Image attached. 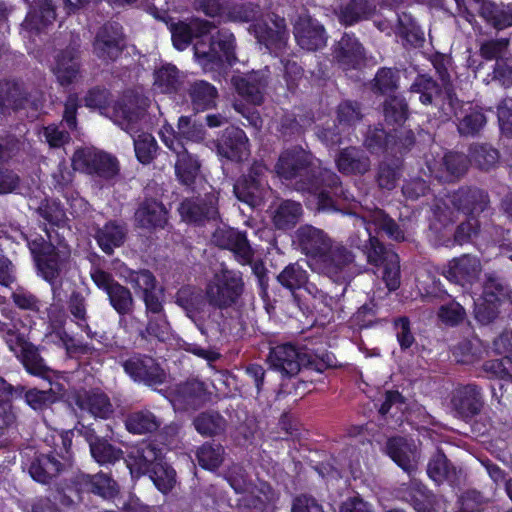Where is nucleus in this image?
Segmentation results:
<instances>
[{
  "label": "nucleus",
  "mask_w": 512,
  "mask_h": 512,
  "mask_svg": "<svg viewBox=\"0 0 512 512\" xmlns=\"http://www.w3.org/2000/svg\"><path fill=\"white\" fill-rule=\"evenodd\" d=\"M125 426L130 433L148 434L153 433L161 426V420L150 410H139L127 415Z\"/></svg>",
  "instance_id": "de8ad7c7"
},
{
  "label": "nucleus",
  "mask_w": 512,
  "mask_h": 512,
  "mask_svg": "<svg viewBox=\"0 0 512 512\" xmlns=\"http://www.w3.org/2000/svg\"><path fill=\"white\" fill-rule=\"evenodd\" d=\"M78 482L88 491L107 500L114 499L120 492L118 483L103 472L95 475L82 474L78 477Z\"/></svg>",
  "instance_id": "ea45409f"
},
{
  "label": "nucleus",
  "mask_w": 512,
  "mask_h": 512,
  "mask_svg": "<svg viewBox=\"0 0 512 512\" xmlns=\"http://www.w3.org/2000/svg\"><path fill=\"white\" fill-rule=\"evenodd\" d=\"M386 453L409 475L417 470L419 454L416 446L403 437H392L386 442Z\"/></svg>",
  "instance_id": "72a5a7b5"
},
{
  "label": "nucleus",
  "mask_w": 512,
  "mask_h": 512,
  "mask_svg": "<svg viewBox=\"0 0 512 512\" xmlns=\"http://www.w3.org/2000/svg\"><path fill=\"white\" fill-rule=\"evenodd\" d=\"M93 237L107 256L114 254L115 249L122 247L128 238L129 228L125 221L120 219H110L103 225H96Z\"/></svg>",
  "instance_id": "393cba45"
},
{
  "label": "nucleus",
  "mask_w": 512,
  "mask_h": 512,
  "mask_svg": "<svg viewBox=\"0 0 512 512\" xmlns=\"http://www.w3.org/2000/svg\"><path fill=\"white\" fill-rule=\"evenodd\" d=\"M275 171L280 178L294 180L297 191L313 195L317 201L318 211L337 210L326 188L335 196L347 199L339 176L332 170L323 168L320 160L301 146H293L282 151L275 164Z\"/></svg>",
  "instance_id": "f257e3e1"
},
{
  "label": "nucleus",
  "mask_w": 512,
  "mask_h": 512,
  "mask_svg": "<svg viewBox=\"0 0 512 512\" xmlns=\"http://www.w3.org/2000/svg\"><path fill=\"white\" fill-rule=\"evenodd\" d=\"M72 166L76 171L96 174L104 179H111L119 172L116 157L95 148L77 149L72 157Z\"/></svg>",
  "instance_id": "9b49d317"
},
{
  "label": "nucleus",
  "mask_w": 512,
  "mask_h": 512,
  "mask_svg": "<svg viewBox=\"0 0 512 512\" xmlns=\"http://www.w3.org/2000/svg\"><path fill=\"white\" fill-rule=\"evenodd\" d=\"M335 162L339 172L344 175H363L371 167L367 153L352 146L342 149L336 156Z\"/></svg>",
  "instance_id": "c9c22d12"
},
{
  "label": "nucleus",
  "mask_w": 512,
  "mask_h": 512,
  "mask_svg": "<svg viewBox=\"0 0 512 512\" xmlns=\"http://www.w3.org/2000/svg\"><path fill=\"white\" fill-rule=\"evenodd\" d=\"M81 43L79 37L73 38L69 45L60 50L55 58L52 72L57 82L67 87L82 77Z\"/></svg>",
  "instance_id": "2eb2a0df"
},
{
  "label": "nucleus",
  "mask_w": 512,
  "mask_h": 512,
  "mask_svg": "<svg viewBox=\"0 0 512 512\" xmlns=\"http://www.w3.org/2000/svg\"><path fill=\"white\" fill-rule=\"evenodd\" d=\"M264 189L265 183H260L244 176L240 177L234 184L235 196L240 201L251 206H255L261 201Z\"/></svg>",
  "instance_id": "13d9d810"
},
{
  "label": "nucleus",
  "mask_w": 512,
  "mask_h": 512,
  "mask_svg": "<svg viewBox=\"0 0 512 512\" xmlns=\"http://www.w3.org/2000/svg\"><path fill=\"white\" fill-rule=\"evenodd\" d=\"M168 222V211L162 202L153 198H145L134 213L136 227L148 231L163 229Z\"/></svg>",
  "instance_id": "c756f323"
},
{
  "label": "nucleus",
  "mask_w": 512,
  "mask_h": 512,
  "mask_svg": "<svg viewBox=\"0 0 512 512\" xmlns=\"http://www.w3.org/2000/svg\"><path fill=\"white\" fill-rule=\"evenodd\" d=\"M23 327L24 323L15 311L7 307L0 309V336L13 352H17V343L24 336L21 332Z\"/></svg>",
  "instance_id": "37998d69"
},
{
  "label": "nucleus",
  "mask_w": 512,
  "mask_h": 512,
  "mask_svg": "<svg viewBox=\"0 0 512 512\" xmlns=\"http://www.w3.org/2000/svg\"><path fill=\"white\" fill-rule=\"evenodd\" d=\"M308 277L307 270L299 262H294L288 264L277 275V281L283 288L294 293L296 290L302 289L304 284H307Z\"/></svg>",
  "instance_id": "4d7b16f0"
},
{
  "label": "nucleus",
  "mask_w": 512,
  "mask_h": 512,
  "mask_svg": "<svg viewBox=\"0 0 512 512\" xmlns=\"http://www.w3.org/2000/svg\"><path fill=\"white\" fill-rule=\"evenodd\" d=\"M244 292V281L239 271L221 268L209 280L205 298L210 306L224 310L234 306Z\"/></svg>",
  "instance_id": "0eeeda50"
},
{
  "label": "nucleus",
  "mask_w": 512,
  "mask_h": 512,
  "mask_svg": "<svg viewBox=\"0 0 512 512\" xmlns=\"http://www.w3.org/2000/svg\"><path fill=\"white\" fill-rule=\"evenodd\" d=\"M376 7L366 0H351L340 8L338 19L341 24L351 26L367 20L375 13Z\"/></svg>",
  "instance_id": "09e8293b"
},
{
  "label": "nucleus",
  "mask_w": 512,
  "mask_h": 512,
  "mask_svg": "<svg viewBox=\"0 0 512 512\" xmlns=\"http://www.w3.org/2000/svg\"><path fill=\"white\" fill-rule=\"evenodd\" d=\"M353 224L356 228H363V231H356L348 238V244L351 248L364 251L372 240L369 225H374L376 230L383 231L385 234L395 240L403 241L405 235L399 225L384 210L380 208L368 209L363 215H354Z\"/></svg>",
  "instance_id": "39448f33"
},
{
  "label": "nucleus",
  "mask_w": 512,
  "mask_h": 512,
  "mask_svg": "<svg viewBox=\"0 0 512 512\" xmlns=\"http://www.w3.org/2000/svg\"><path fill=\"white\" fill-rule=\"evenodd\" d=\"M309 350L290 343L277 345L269 353L271 366L284 376L293 377L308 371Z\"/></svg>",
  "instance_id": "4468645a"
},
{
  "label": "nucleus",
  "mask_w": 512,
  "mask_h": 512,
  "mask_svg": "<svg viewBox=\"0 0 512 512\" xmlns=\"http://www.w3.org/2000/svg\"><path fill=\"white\" fill-rule=\"evenodd\" d=\"M90 276L93 283L107 294L109 304L119 315V325L127 329L128 319L133 317L135 299L131 290L114 279V276L100 267H92Z\"/></svg>",
  "instance_id": "6e6552de"
},
{
  "label": "nucleus",
  "mask_w": 512,
  "mask_h": 512,
  "mask_svg": "<svg viewBox=\"0 0 512 512\" xmlns=\"http://www.w3.org/2000/svg\"><path fill=\"white\" fill-rule=\"evenodd\" d=\"M121 366L129 377L138 383L154 387L161 385L166 380V373L149 355L133 353L121 360Z\"/></svg>",
  "instance_id": "dca6fc26"
},
{
  "label": "nucleus",
  "mask_w": 512,
  "mask_h": 512,
  "mask_svg": "<svg viewBox=\"0 0 512 512\" xmlns=\"http://www.w3.org/2000/svg\"><path fill=\"white\" fill-rule=\"evenodd\" d=\"M248 30L270 53L278 54L287 46L289 31L286 20L276 14L268 15V21L251 24Z\"/></svg>",
  "instance_id": "ddd939ff"
},
{
  "label": "nucleus",
  "mask_w": 512,
  "mask_h": 512,
  "mask_svg": "<svg viewBox=\"0 0 512 512\" xmlns=\"http://www.w3.org/2000/svg\"><path fill=\"white\" fill-rule=\"evenodd\" d=\"M49 241L41 236L28 242L31 253L34 256L40 275L45 281L59 279L69 258V252L58 248L51 243L52 236L46 230Z\"/></svg>",
  "instance_id": "9d476101"
},
{
  "label": "nucleus",
  "mask_w": 512,
  "mask_h": 512,
  "mask_svg": "<svg viewBox=\"0 0 512 512\" xmlns=\"http://www.w3.org/2000/svg\"><path fill=\"white\" fill-rule=\"evenodd\" d=\"M67 308L72 317V321L75 322L89 338H93V333L88 325L87 294H84L80 290H73L67 300Z\"/></svg>",
  "instance_id": "3c124183"
},
{
  "label": "nucleus",
  "mask_w": 512,
  "mask_h": 512,
  "mask_svg": "<svg viewBox=\"0 0 512 512\" xmlns=\"http://www.w3.org/2000/svg\"><path fill=\"white\" fill-rule=\"evenodd\" d=\"M224 447L214 442H205L196 451L199 465L207 470H216L224 460Z\"/></svg>",
  "instance_id": "bf43d9fd"
},
{
  "label": "nucleus",
  "mask_w": 512,
  "mask_h": 512,
  "mask_svg": "<svg viewBox=\"0 0 512 512\" xmlns=\"http://www.w3.org/2000/svg\"><path fill=\"white\" fill-rule=\"evenodd\" d=\"M17 358L32 375L46 377L49 368L39 353L38 347L26 340L25 335L17 343Z\"/></svg>",
  "instance_id": "58836bf2"
},
{
  "label": "nucleus",
  "mask_w": 512,
  "mask_h": 512,
  "mask_svg": "<svg viewBox=\"0 0 512 512\" xmlns=\"http://www.w3.org/2000/svg\"><path fill=\"white\" fill-rule=\"evenodd\" d=\"M147 324L143 328L142 323L136 317H131V322L136 324L135 331L137 335L147 340L149 337L157 338L158 340H165L169 334L170 324L167 320L165 313L146 315Z\"/></svg>",
  "instance_id": "a18cd8bd"
},
{
  "label": "nucleus",
  "mask_w": 512,
  "mask_h": 512,
  "mask_svg": "<svg viewBox=\"0 0 512 512\" xmlns=\"http://www.w3.org/2000/svg\"><path fill=\"white\" fill-rule=\"evenodd\" d=\"M270 70L265 67L258 71L233 77L232 82L237 92L254 105H260L270 80Z\"/></svg>",
  "instance_id": "a878e982"
},
{
  "label": "nucleus",
  "mask_w": 512,
  "mask_h": 512,
  "mask_svg": "<svg viewBox=\"0 0 512 512\" xmlns=\"http://www.w3.org/2000/svg\"><path fill=\"white\" fill-rule=\"evenodd\" d=\"M278 499L273 488L267 483H261L259 486L249 489L239 499V507L248 509L252 512H266L274 505Z\"/></svg>",
  "instance_id": "4c0bfd02"
},
{
  "label": "nucleus",
  "mask_w": 512,
  "mask_h": 512,
  "mask_svg": "<svg viewBox=\"0 0 512 512\" xmlns=\"http://www.w3.org/2000/svg\"><path fill=\"white\" fill-rule=\"evenodd\" d=\"M194 55L204 71H216L231 65L235 57V37L228 30H219L208 41L201 39L194 44Z\"/></svg>",
  "instance_id": "20e7f679"
},
{
  "label": "nucleus",
  "mask_w": 512,
  "mask_h": 512,
  "mask_svg": "<svg viewBox=\"0 0 512 512\" xmlns=\"http://www.w3.org/2000/svg\"><path fill=\"white\" fill-rule=\"evenodd\" d=\"M178 212L186 223L202 226L218 219V196L215 192H210L203 196L186 198L180 203Z\"/></svg>",
  "instance_id": "f3484780"
},
{
  "label": "nucleus",
  "mask_w": 512,
  "mask_h": 512,
  "mask_svg": "<svg viewBox=\"0 0 512 512\" xmlns=\"http://www.w3.org/2000/svg\"><path fill=\"white\" fill-rule=\"evenodd\" d=\"M182 85L179 70L172 64L162 65L154 71V89L164 93H176Z\"/></svg>",
  "instance_id": "5fc2aeb1"
},
{
  "label": "nucleus",
  "mask_w": 512,
  "mask_h": 512,
  "mask_svg": "<svg viewBox=\"0 0 512 512\" xmlns=\"http://www.w3.org/2000/svg\"><path fill=\"white\" fill-rule=\"evenodd\" d=\"M385 121L391 125H402L408 118L409 108L405 98L390 96L383 105Z\"/></svg>",
  "instance_id": "0e129e2a"
},
{
  "label": "nucleus",
  "mask_w": 512,
  "mask_h": 512,
  "mask_svg": "<svg viewBox=\"0 0 512 512\" xmlns=\"http://www.w3.org/2000/svg\"><path fill=\"white\" fill-rule=\"evenodd\" d=\"M427 475L437 485L444 482L454 484L458 480L455 466L440 449L436 450L429 459L427 464Z\"/></svg>",
  "instance_id": "79ce46f5"
},
{
  "label": "nucleus",
  "mask_w": 512,
  "mask_h": 512,
  "mask_svg": "<svg viewBox=\"0 0 512 512\" xmlns=\"http://www.w3.org/2000/svg\"><path fill=\"white\" fill-rule=\"evenodd\" d=\"M126 47L122 26L117 22H107L101 26L93 39L92 52L103 63L115 62Z\"/></svg>",
  "instance_id": "f8f14e48"
},
{
  "label": "nucleus",
  "mask_w": 512,
  "mask_h": 512,
  "mask_svg": "<svg viewBox=\"0 0 512 512\" xmlns=\"http://www.w3.org/2000/svg\"><path fill=\"white\" fill-rule=\"evenodd\" d=\"M215 145L217 154L231 161L240 162L250 155V144L246 133L233 125L221 132Z\"/></svg>",
  "instance_id": "aec40b11"
},
{
  "label": "nucleus",
  "mask_w": 512,
  "mask_h": 512,
  "mask_svg": "<svg viewBox=\"0 0 512 512\" xmlns=\"http://www.w3.org/2000/svg\"><path fill=\"white\" fill-rule=\"evenodd\" d=\"M146 474L163 494L170 492L176 482L175 470L163 458Z\"/></svg>",
  "instance_id": "e2e57ef3"
},
{
  "label": "nucleus",
  "mask_w": 512,
  "mask_h": 512,
  "mask_svg": "<svg viewBox=\"0 0 512 512\" xmlns=\"http://www.w3.org/2000/svg\"><path fill=\"white\" fill-rule=\"evenodd\" d=\"M447 201L457 211L474 218L490 208L488 192L476 186L459 187L447 195Z\"/></svg>",
  "instance_id": "a211bd4d"
},
{
  "label": "nucleus",
  "mask_w": 512,
  "mask_h": 512,
  "mask_svg": "<svg viewBox=\"0 0 512 512\" xmlns=\"http://www.w3.org/2000/svg\"><path fill=\"white\" fill-rule=\"evenodd\" d=\"M303 216V208L299 202L284 200L275 208L272 222L278 230L294 228Z\"/></svg>",
  "instance_id": "c03bdc74"
},
{
  "label": "nucleus",
  "mask_w": 512,
  "mask_h": 512,
  "mask_svg": "<svg viewBox=\"0 0 512 512\" xmlns=\"http://www.w3.org/2000/svg\"><path fill=\"white\" fill-rule=\"evenodd\" d=\"M215 27V24L208 20L195 19L190 23L179 22L171 29L173 44L178 50H184L194 37H203Z\"/></svg>",
  "instance_id": "e433bc0d"
},
{
  "label": "nucleus",
  "mask_w": 512,
  "mask_h": 512,
  "mask_svg": "<svg viewBox=\"0 0 512 512\" xmlns=\"http://www.w3.org/2000/svg\"><path fill=\"white\" fill-rule=\"evenodd\" d=\"M68 468V456L61 461L49 450L34 454L28 464V473L33 480L46 485L52 483Z\"/></svg>",
  "instance_id": "4be33fe9"
},
{
  "label": "nucleus",
  "mask_w": 512,
  "mask_h": 512,
  "mask_svg": "<svg viewBox=\"0 0 512 512\" xmlns=\"http://www.w3.org/2000/svg\"><path fill=\"white\" fill-rule=\"evenodd\" d=\"M261 16V9L259 5L253 3H240L231 6L227 13L226 18L232 22L239 23H256L259 22Z\"/></svg>",
  "instance_id": "338daca9"
},
{
  "label": "nucleus",
  "mask_w": 512,
  "mask_h": 512,
  "mask_svg": "<svg viewBox=\"0 0 512 512\" xmlns=\"http://www.w3.org/2000/svg\"><path fill=\"white\" fill-rule=\"evenodd\" d=\"M297 44L304 50L317 51L327 45L328 35L324 26L309 15H300L294 24Z\"/></svg>",
  "instance_id": "412c9836"
},
{
  "label": "nucleus",
  "mask_w": 512,
  "mask_h": 512,
  "mask_svg": "<svg viewBox=\"0 0 512 512\" xmlns=\"http://www.w3.org/2000/svg\"><path fill=\"white\" fill-rule=\"evenodd\" d=\"M480 272V260L476 256L464 254L449 261L443 270V275L450 282L465 286L475 281Z\"/></svg>",
  "instance_id": "2f4dec72"
},
{
  "label": "nucleus",
  "mask_w": 512,
  "mask_h": 512,
  "mask_svg": "<svg viewBox=\"0 0 512 512\" xmlns=\"http://www.w3.org/2000/svg\"><path fill=\"white\" fill-rule=\"evenodd\" d=\"M193 425L201 435L212 437L223 433L227 422L219 412L210 410L196 416Z\"/></svg>",
  "instance_id": "6e6d98bb"
},
{
  "label": "nucleus",
  "mask_w": 512,
  "mask_h": 512,
  "mask_svg": "<svg viewBox=\"0 0 512 512\" xmlns=\"http://www.w3.org/2000/svg\"><path fill=\"white\" fill-rule=\"evenodd\" d=\"M469 157L479 169L488 171L497 164L499 152L489 144L475 143L469 148Z\"/></svg>",
  "instance_id": "680f3d73"
},
{
  "label": "nucleus",
  "mask_w": 512,
  "mask_h": 512,
  "mask_svg": "<svg viewBox=\"0 0 512 512\" xmlns=\"http://www.w3.org/2000/svg\"><path fill=\"white\" fill-rule=\"evenodd\" d=\"M90 452L94 460L101 465L114 464L123 457V451L104 437L93 442Z\"/></svg>",
  "instance_id": "69168bd1"
},
{
  "label": "nucleus",
  "mask_w": 512,
  "mask_h": 512,
  "mask_svg": "<svg viewBox=\"0 0 512 512\" xmlns=\"http://www.w3.org/2000/svg\"><path fill=\"white\" fill-rule=\"evenodd\" d=\"M56 20V6L53 0H37L35 7L27 14L21 26L32 34H39Z\"/></svg>",
  "instance_id": "f704fd0d"
},
{
  "label": "nucleus",
  "mask_w": 512,
  "mask_h": 512,
  "mask_svg": "<svg viewBox=\"0 0 512 512\" xmlns=\"http://www.w3.org/2000/svg\"><path fill=\"white\" fill-rule=\"evenodd\" d=\"M188 94L196 110H206L214 107L218 97L217 89L204 80L193 82L188 89Z\"/></svg>",
  "instance_id": "603ef678"
},
{
  "label": "nucleus",
  "mask_w": 512,
  "mask_h": 512,
  "mask_svg": "<svg viewBox=\"0 0 512 512\" xmlns=\"http://www.w3.org/2000/svg\"><path fill=\"white\" fill-rule=\"evenodd\" d=\"M303 254L317 258L334 242L326 232L312 225H302L295 232L294 240Z\"/></svg>",
  "instance_id": "c85d7f7f"
},
{
  "label": "nucleus",
  "mask_w": 512,
  "mask_h": 512,
  "mask_svg": "<svg viewBox=\"0 0 512 512\" xmlns=\"http://www.w3.org/2000/svg\"><path fill=\"white\" fill-rule=\"evenodd\" d=\"M27 93L23 86L8 80L0 81V112L7 108L20 109L27 102Z\"/></svg>",
  "instance_id": "864d4df0"
},
{
  "label": "nucleus",
  "mask_w": 512,
  "mask_h": 512,
  "mask_svg": "<svg viewBox=\"0 0 512 512\" xmlns=\"http://www.w3.org/2000/svg\"><path fill=\"white\" fill-rule=\"evenodd\" d=\"M354 253L342 243L333 242L327 251L309 260V267L315 273L324 275L335 283H348L354 276L352 267Z\"/></svg>",
  "instance_id": "423d86ee"
},
{
  "label": "nucleus",
  "mask_w": 512,
  "mask_h": 512,
  "mask_svg": "<svg viewBox=\"0 0 512 512\" xmlns=\"http://www.w3.org/2000/svg\"><path fill=\"white\" fill-rule=\"evenodd\" d=\"M162 112L157 103L143 94L128 92L114 105L111 119L122 130L134 136V150L142 164L151 163L157 153L155 138L144 130L152 129L160 123Z\"/></svg>",
  "instance_id": "f03ea898"
},
{
  "label": "nucleus",
  "mask_w": 512,
  "mask_h": 512,
  "mask_svg": "<svg viewBox=\"0 0 512 512\" xmlns=\"http://www.w3.org/2000/svg\"><path fill=\"white\" fill-rule=\"evenodd\" d=\"M434 68L440 82L429 74H418L410 86V92L419 94V101L430 107L429 113L441 122L449 121L460 106L451 82V76L443 60H435Z\"/></svg>",
  "instance_id": "7ed1b4c3"
},
{
  "label": "nucleus",
  "mask_w": 512,
  "mask_h": 512,
  "mask_svg": "<svg viewBox=\"0 0 512 512\" xmlns=\"http://www.w3.org/2000/svg\"><path fill=\"white\" fill-rule=\"evenodd\" d=\"M169 400L175 410H197L209 400L205 384L197 379L176 384L169 393Z\"/></svg>",
  "instance_id": "6ab92c4d"
},
{
  "label": "nucleus",
  "mask_w": 512,
  "mask_h": 512,
  "mask_svg": "<svg viewBox=\"0 0 512 512\" xmlns=\"http://www.w3.org/2000/svg\"><path fill=\"white\" fill-rule=\"evenodd\" d=\"M395 34L402 39L404 45L414 48L421 47L425 41L423 31L411 15L405 12L397 15Z\"/></svg>",
  "instance_id": "49530a36"
},
{
  "label": "nucleus",
  "mask_w": 512,
  "mask_h": 512,
  "mask_svg": "<svg viewBox=\"0 0 512 512\" xmlns=\"http://www.w3.org/2000/svg\"><path fill=\"white\" fill-rule=\"evenodd\" d=\"M162 458V450L157 444L143 441L130 448L125 462L132 477L139 478L146 475Z\"/></svg>",
  "instance_id": "b1692460"
},
{
  "label": "nucleus",
  "mask_w": 512,
  "mask_h": 512,
  "mask_svg": "<svg viewBox=\"0 0 512 512\" xmlns=\"http://www.w3.org/2000/svg\"><path fill=\"white\" fill-rule=\"evenodd\" d=\"M125 279L134 289L141 290L142 295L157 290V279L148 269L138 271L128 269Z\"/></svg>",
  "instance_id": "774afa93"
},
{
  "label": "nucleus",
  "mask_w": 512,
  "mask_h": 512,
  "mask_svg": "<svg viewBox=\"0 0 512 512\" xmlns=\"http://www.w3.org/2000/svg\"><path fill=\"white\" fill-rule=\"evenodd\" d=\"M73 400L81 412H86L94 418L108 419L114 413L110 398L98 388L77 391Z\"/></svg>",
  "instance_id": "cd10ccee"
},
{
  "label": "nucleus",
  "mask_w": 512,
  "mask_h": 512,
  "mask_svg": "<svg viewBox=\"0 0 512 512\" xmlns=\"http://www.w3.org/2000/svg\"><path fill=\"white\" fill-rule=\"evenodd\" d=\"M509 294V288L503 278L495 273L485 275L482 297L488 305H495L505 299Z\"/></svg>",
  "instance_id": "052dcab7"
},
{
  "label": "nucleus",
  "mask_w": 512,
  "mask_h": 512,
  "mask_svg": "<svg viewBox=\"0 0 512 512\" xmlns=\"http://www.w3.org/2000/svg\"><path fill=\"white\" fill-rule=\"evenodd\" d=\"M333 56L341 69H357L365 60V49L353 34L344 33L334 46Z\"/></svg>",
  "instance_id": "7c9ffc66"
},
{
  "label": "nucleus",
  "mask_w": 512,
  "mask_h": 512,
  "mask_svg": "<svg viewBox=\"0 0 512 512\" xmlns=\"http://www.w3.org/2000/svg\"><path fill=\"white\" fill-rule=\"evenodd\" d=\"M451 407L458 418L463 420L473 418L484 407L482 389L472 383L459 386L452 394Z\"/></svg>",
  "instance_id": "5701e85b"
},
{
  "label": "nucleus",
  "mask_w": 512,
  "mask_h": 512,
  "mask_svg": "<svg viewBox=\"0 0 512 512\" xmlns=\"http://www.w3.org/2000/svg\"><path fill=\"white\" fill-rule=\"evenodd\" d=\"M397 497L408 503L416 512H432L435 496L422 482L412 479L397 488Z\"/></svg>",
  "instance_id": "473e14b6"
},
{
  "label": "nucleus",
  "mask_w": 512,
  "mask_h": 512,
  "mask_svg": "<svg viewBox=\"0 0 512 512\" xmlns=\"http://www.w3.org/2000/svg\"><path fill=\"white\" fill-rule=\"evenodd\" d=\"M213 242L222 249L232 251L241 264H247L253 257L252 248L246 234L234 228H218L212 235Z\"/></svg>",
  "instance_id": "bb28decb"
},
{
  "label": "nucleus",
  "mask_w": 512,
  "mask_h": 512,
  "mask_svg": "<svg viewBox=\"0 0 512 512\" xmlns=\"http://www.w3.org/2000/svg\"><path fill=\"white\" fill-rule=\"evenodd\" d=\"M175 174L178 180L186 186H191L199 174L200 162L184 147L176 153Z\"/></svg>",
  "instance_id": "8fccbe9b"
},
{
  "label": "nucleus",
  "mask_w": 512,
  "mask_h": 512,
  "mask_svg": "<svg viewBox=\"0 0 512 512\" xmlns=\"http://www.w3.org/2000/svg\"><path fill=\"white\" fill-rule=\"evenodd\" d=\"M457 109L453 116L457 118V131L461 136L474 137L477 136L485 127L487 117L483 110L478 107L469 106L457 113Z\"/></svg>",
  "instance_id": "a19ab883"
},
{
  "label": "nucleus",
  "mask_w": 512,
  "mask_h": 512,
  "mask_svg": "<svg viewBox=\"0 0 512 512\" xmlns=\"http://www.w3.org/2000/svg\"><path fill=\"white\" fill-rule=\"evenodd\" d=\"M459 14L469 23L478 14L487 25L501 31L512 27V3L497 4L491 0H454Z\"/></svg>",
  "instance_id": "1a4fd4ad"
}]
</instances>
